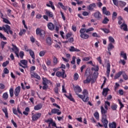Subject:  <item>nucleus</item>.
Returning a JSON list of instances; mask_svg holds the SVG:
<instances>
[{"mask_svg":"<svg viewBox=\"0 0 128 128\" xmlns=\"http://www.w3.org/2000/svg\"><path fill=\"white\" fill-rule=\"evenodd\" d=\"M46 51H44V50H42L39 53L40 56H44L46 54Z\"/></svg>","mask_w":128,"mask_h":128,"instance_id":"56","label":"nucleus"},{"mask_svg":"<svg viewBox=\"0 0 128 128\" xmlns=\"http://www.w3.org/2000/svg\"><path fill=\"white\" fill-rule=\"evenodd\" d=\"M108 22H110V19L108 18V17H105L102 22V24H107Z\"/></svg>","mask_w":128,"mask_h":128,"instance_id":"35","label":"nucleus"},{"mask_svg":"<svg viewBox=\"0 0 128 128\" xmlns=\"http://www.w3.org/2000/svg\"><path fill=\"white\" fill-rule=\"evenodd\" d=\"M52 122H53L52 119V120L48 119V120H45V122H49L48 126H50V124H52Z\"/></svg>","mask_w":128,"mask_h":128,"instance_id":"54","label":"nucleus"},{"mask_svg":"<svg viewBox=\"0 0 128 128\" xmlns=\"http://www.w3.org/2000/svg\"><path fill=\"white\" fill-rule=\"evenodd\" d=\"M47 26L50 30H54V25L52 22H50L48 24Z\"/></svg>","mask_w":128,"mask_h":128,"instance_id":"16","label":"nucleus"},{"mask_svg":"<svg viewBox=\"0 0 128 128\" xmlns=\"http://www.w3.org/2000/svg\"><path fill=\"white\" fill-rule=\"evenodd\" d=\"M122 71H120V72H118L114 76V80H118V78H120V76H122Z\"/></svg>","mask_w":128,"mask_h":128,"instance_id":"31","label":"nucleus"},{"mask_svg":"<svg viewBox=\"0 0 128 128\" xmlns=\"http://www.w3.org/2000/svg\"><path fill=\"white\" fill-rule=\"evenodd\" d=\"M36 34L39 36L40 38L44 40L46 36V31L42 29H40V28H38L36 29Z\"/></svg>","mask_w":128,"mask_h":128,"instance_id":"3","label":"nucleus"},{"mask_svg":"<svg viewBox=\"0 0 128 128\" xmlns=\"http://www.w3.org/2000/svg\"><path fill=\"white\" fill-rule=\"evenodd\" d=\"M0 38H2L4 40H6V38L1 32H0Z\"/></svg>","mask_w":128,"mask_h":128,"instance_id":"60","label":"nucleus"},{"mask_svg":"<svg viewBox=\"0 0 128 128\" xmlns=\"http://www.w3.org/2000/svg\"><path fill=\"white\" fill-rule=\"evenodd\" d=\"M58 112H60V110L57 109V108H52L51 110V112H48V114L49 116H52V114H56Z\"/></svg>","mask_w":128,"mask_h":128,"instance_id":"22","label":"nucleus"},{"mask_svg":"<svg viewBox=\"0 0 128 128\" xmlns=\"http://www.w3.org/2000/svg\"><path fill=\"white\" fill-rule=\"evenodd\" d=\"M46 14L49 18H54V13H52V12L48 10H46Z\"/></svg>","mask_w":128,"mask_h":128,"instance_id":"24","label":"nucleus"},{"mask_svg":"<svg viewBox=\"0 0 128 128\" xmlns=\"http://www.w3.org/2000/svg\"><path fill=\"white\" fill-rule=\"evenodd\" d=\"M26 52H29V54H30V56L34 60V58H35L34 52V51H32V50H26Z\"/></svg>","mask_w":128,"mask_h":128,"instance_id":"25","label":"nucleus"},{"mask_svg":"<svg viewBox=\"0 0 128 128\" xmlns=\"http://www.w3.org/2000/svg\"><path fill=\"white\" fill-rule=\"evenodd\" d=\"M98 70H100V68H98V66H96L95 68H91V70H92V71H94V72H98Z\"/></svg>","mask_w":128,"mask_h":128,"instance_id":"52","label":"nucleus"},{"mask_svg":"<svg viewBox=\"0 0 128 128\" xmlns=\"http://www.w3.org/2000/svg\"><path fill=\"white\" fill-rule=\"evenodd\" d=\"M120 56L124 60H128V56H126V53L124 52V51H122L120 54Z\"/></svg>","mask_w":128,"mask_h":128,"instance_id":"18","label":"nucleus"},{"mask_svg":"<svg viewBox=\"0 0 128 128\" xmlns=\"http://www.w3.org/2000/svg\"><path fill=\"white\" fill-rule=\"evenodd\" d=\"M3 72L6 74H8V72H10V71L8 70V68H4L3 70Z\"/></svg>","mask_w":128,"mask_h":128,"instance_id":"62","label":"nucleus"},{"mask_svg":"<svg viewBox=\"0 0 128 128\" xmlns=\"http://www.w3.org/2000/svg\"><path fill=\"white\" fill-rule=\"evenodd\" d=\"M110 128H116V123L114 122L109 124Z\"/></svg>","mask_w":128,"mask_h":128,"instance_id":"33","label":"nucleus"},{"mask_svg":"<svg viewBox=\"0 0 128 128\" xmlns=\"http://www.w3.org/2000/svg\"><path fill=\"white\" fill-rule=\"evenodd\" d=\"M12 112L14 114H16V116H18V110H16V109H13Z\"/></svg>","mask_w":128,"mask_h":128,"instance_id":"64","label":"nucleus"},{"mask_svg":"<svg viewBox=\"0 0 128 128\" xmlns=\"http://www.w3.org/2000/svg\"><path fill=\"white\" fill-rule=\"evenodd\" d=\"M74 90L75 94H76V96H78V97H79L80 98H83L84 97L82 96V95L78 94L82 91L80 86L77 85L74 88Z\"/></svg>","mask_w":128,"mask_h":128,"instance_id":"5","label":"nucleus"},{"mask_svg":"<svg viewBox=\"0 0 128 128\" xmlns=\"http://www.w3.org/2000/svg\"><path fill=\"white\" fill-rule=\"evenodd\" d=\"M94 17L95 18L100 20L102 18V14L98 11H97L94 13Z\"/></svg>","mask_w":128,"mask_h":128,"instance_id":"11","label":"nucleus"},{"mask_svg":"<svg viewBox=\"0 0 128 128\" xmlns=\"http://www.w3.org/2000/svg\"><path fill=\"white\" fill-rule=\"evenodd\" d=\"M102 12L103 14H106V16H110V12L106 10V8L104 6L102 8Z\"/></svg>","mask_w":128,"mask_h":128,"instance_id":"14","label":"nucleus"},{"mask_svg":"<svg viewBox=\"0 0 128 128\" xmlns=\"http://www.w3.org/2000/svg\"><path fill=\"white\" fill-rule=\"evenodd\" d=\"M70 52H80V50H78L76 48H75L74 46H70V48L69 49Z\"/></svg>","mask_w":128,"mask_h":128,"instance_id":"26","label":"nucleus"},{"mask_svg":"<svg viewBox=\"0 0 128 128\" xmlns=\"http://www.w3.org/2000/svg\"><path fill=\"white\" fill-rule=\"evenodd\" d=\"M20 86H17L14 91V94L15 96L18 97L20 96Z\"/></svg>","mask_w":128,"mask_h":128,"instance_id":"10","label":"nucleus"},{"mask_svg":"<svg viewBox=\"0 0 128 128\" xmlns=\"http://www.w3.org/2000/svg\"><path fill=\"white\" fill-rule=\"evenodd\" d=\"M58 6H60L62 10H68V7L64 6V4H62V3L59 2H58Z\"/></svg>","mask_w":128,"mask_h":128,"instance_id":"34","label":"nucleus"},{"mask_svg":"<svg viewBox=\"0 0 128 128\" xmlns=\"http://www.w3.org/2000/svg\"><path fill=\"white\" fill-rule=\"evenodd\" d=\"M19 56L20 58L22 59L24 58V52L23 51H20Z\"/></svg>","mask_w":128,"mask_h":128,"instance_id":"51","label":"nucleus"},{"mask_svg":"<svg viewBox=\"0 0 128 128\" xmlns=\"http://www.w3.org/2000/svg\"><path fill=\"white\" fill-rule=\"evenodd\" d=\"M2 98L5 100L8 98V92H6L3 94H2Z\"/></svg>","mask_w":128,"mask_h":128,"instance_id":"36","label":"nucleus"},{"mask_svg":"<svg viewBox=\"0 0 128 128\" xmlns=\"http://www.w3.org/2000/svg\"><path fill=\"white\" fill-rule=\"evenodd\" d=\"M62 72L58 71L56 72V76H58V78L62 77V78H66V71L64 70H62ZM64 74H66L64 76Z\"/></svg>","mask_w":128,"mask_h":128,"instance_id":"7","label":"nucleus"},{"mask_svg":"<svg viewBox=\"0 0 128 128\" xmlns=\"http://www.w3.org/2000/svg\"><path fill=\"white\" fill-rule=\"evenodd\" d=\"M9 92L10 98H12L14 96V88H10L9 90Z\"/></svg>","mask_w":128,"mask_h":128,"instance_id":"40","label":"nucleus"},{"mask_svg":"<svg viewBox=\"0 0 128 128\" xmlns=\"http://www.w3.org/2000/svg\"><path fill=\"white\" fill-rule=\"evenodd\" d=\"M112 48H114V46L112 43H110L108 46V52H110L112 50Z\"/></svg>","mask_w":128,"mask_h":128,"instance_id":"30","label":"nucleus"},{"mask_svg":"<svg viewBox=\"0 0 128 128\" xmlns=\"http://www.w3.org/2000/svg\"><path fill=\"white\" fill-rule=\"evenodd\" d=\"M96 4L92 3L89 4V6H87V9L88 10L92 11V10H94V8H96Z\"/></svg>","mask_w":128,"mask_h":128,"instance_id":"12","label":"nucleus"},{"mask_svg":"<svg viewBox=\"0 0 128 128\" xmlns=\"http://www.w3.org/2000/svg\"><path fill=\"white\" fill-rule=\"evenodd\" d=\"M120 28L121 30H123L124 32H128V25L126 23H122Z\"/></svg>","mask_w":128,"mask_h":128,"instance_id":"21","label":"nucleus"},{"mask_svg":"<svg viewBox=\"0 0 128 128\" xmlns=\"http://www.w3.org/2000/svg\"><path fill=\"white\" fill-rule=\"evenodd\" d=\"M46 42L48 46H52V38L50 37H48L46 39Z\"/></svg>","mask_w":128,"mask_h":128,"instance_id":"28","label":"nucleus"},{"mask_svg":"<svg viewBox=\"0 0 128 128\" xmlns=\"http://www.w3.org/2000/svg\"><path fill=\"white\" fill-rule=\"evenodd\" d=\"M6 44H8L7 42H4V41H2L0 43V46H2V50H4V46H6Z\"/></svg>","mask_w":128,"mask_h":128,"instance_id":"49","label":"nucleus"},{"mask_svg":"<svg viewBox=\"0 0 128 128\" xmlns=\"http://www.w3.org/2000/svg\"><path fill=\"white\" fill-rule=\"evenodd\" d=\"M101 30H102L104 32V34H110V29L108 28H100Z\"/></svg>","mask_w":128,"mask_h":128,"instance_id":"38","label":"nucleus"},{"mask_svg":"<svg viewBox=\"0 0 128 128\" xmlns=\"http://www.w3.org/2000/svg\"><path fill=\"white\" fill-rule=\"evenodd\" d=\"M30 76L31 78H37V80H40V76L38 74L36 73V72H32Z\"/></svg>","mask_w":128,"mask_h":128,"instance_id":"17","label":"nucleus"},{"mask_svg":"<svg viewBox=\"0 0 128 128\" xmlns=\"http://www.w3.org/2000/svg\"><path fill=\"white\" fill-rule=\"evenodd\" d=\"M42 84H44V86L42 87V90H46V88H48V84H52V82H50V80H48L46 78H43Z\"/></svg>","mask_w":128,"mask_h":128,"instance_id":"6","label":"nucleus"},{"mask_svg":"<svg viewBox=\"0 0 128 128\" xmlns=\"http://www.w3.org/2000/svg\"><path fill=\"white\" fill-rule=\"evenodd\" d=\"M46 6L48 8H51L53 10H56V8H54V2H52L50 0L49 4H46Z\"/></svg>","mask_w":128,"mask_h":128,"instance_id":"15","label":"nucleus"},{"mask_svg":"<svg viewBox=\"0 0 128 128\" xmlns=\"http://www.w3.org/2000/svg\"><path fill=\"white\" fill-rule=\"evenodd\" d=\"M3 22H4V24H10V20L6 18H4Z\"/></svg>","mask_w":128,"mask_h":128,"instance_id":"53","label":"nucleus"},{"mask_svg":"<svg viewBox=\"0 0 128 128\" xmlns=\"http://www.w3.org/2000/svg\"><path fill=\"white\" fill-rule=\"evenodd\" d=\"M42 108V104H38L34 106V110H40Z\"/></svg>","mask_w":128,"mask_h":128,"instance_id":"23","label":"nucleus"},{"mask_svg":"<svg viewBox=\"0 0 128 128\" xmlns=\"http://www.w3.org/2000/svg\"><path fill=\"white\" fill-rule=\"evenodd\" d=\"M53 62L54 64H58V58L54 56L53 58Z\"/></svg>","mask_w":128,"mask_h":128,"instance_id":"55","label":"nucleus"},{"mask_svg":"<svg viewBox=\"0 0 128 128\" xmlns=\"http://www.w3.org/2000/svg\"><path fill=\"white\" fill-rule=\"evenodd\" d=\"M93 30H94V28H89L86 29V32H92Z\"/></svg>","mask_w":128,"mask_h":128,"instance_id":"59","label":"nucleus"},{"mask_svg":"<svg viewBox=\"0 0 128 128\" xmlns=\"http://www.w3.org/2000/svg\"><path fill=\"white\" fill-rule=\"evenodd\" d=\"M40 116H42V113L38 112L34 114L32 116V120L36 122V120H38Z\"/></svg>","mask_w":128,"mask_h":128,"instance_id":"9","label":"nucleus"},{"mask_svg":"<svg viewBox=\"0 0 128 128\" xmlns=\"http://www.w3.org/2000/svg\"><path fill=\"white\" fill-rule=\"evenodd\" d=\"M118 16V14H116V12H113L112 15V20H116V18Z\"/></svg>","mask_w":128,"mask_h":128,"instance_id":"37","label":"nucleus"},{"mask_svg":"<svg viewBox=\"0 0 128 128\" xmlns=\"http://www.w3.org/2000/svg\"><path fill=\"white\" fill-rule=\"evenodd\" d=\"M94 116L96 120H99L100 119V114H98V112H96L94 113Z\"/></svg>","mask_w":128,"mask_h":128,"instance_id":"39","label":"nucleus"},{"mask_svg":"<svg viewBox=\"0 0 128 128\" xmlns=\"http://www.w3.org/2000/svg\"><path fill=\"white\" fill-rule=\"evenodd\" d=\"M12 46L13 48H12V50H13V52H16V50H18V48L16 45L12 44Z\"/></svg>","mask_w":128,"mask_h":128,"instance_id":"43","label":"nucleus"},{"mask_svg":"<svg viewBox=\"0 0 128 128\" xmlns=\"http://www.w3.org/2000/svg\"><path fill=\"white\" fill-rule=\"evenodd\" d=\"M34 70H36V66H32L30 68V74H32V72H35Z\"/></svg>","mask_w":128,"mask_h":128,"instance_id":"48","label":"nucleus"},{"mask_svg":"<svg viewBox=\"0 0 128 128\" xmlns=\"http://www.w3.org/2000/svg\"><path fill=\"white\" fill-rule=\"evenodd\" d=\"M111 108L113 110H116V108H118V105H116V104H114L111 106Z\"/></svg>","mask_w":128,"mask_h":128,"instance_id":"46","label":"nucleus"},{"mask_svg":"<svg viewBox=\"0 0 128 128\" xmlns=\"http://www.w3.org/2000/svg\"><path fill=\"white\" fill-rule=\"evenodd\" d=\"M82 94L83 98H81V100H82L84 102H88V100H90V97L88 96V90L84 89Z\"/></svg>","mask_w":128,"mask_h":128,"instance_id":"4","label":"nucleus"},{"mask_svg":"<svg viewBox=\"0 0 128 128\" xmlns=\"http://www.w3.org/2000/svg\"><path fill=\"white\" fill-rule=\"evenodd\" d=\"M110 91V89L108 88H103V91L102 92V94L105 98L108 96V93Z\"/></svg>","mask_w":128,"mask_h":128,"instance_id":"20","label":"nucleus"},{"mask_svg":"<svg viewBox=\"0 0 128 128\" xmlns=\"http://www.w3.org/2000/svg\"><path fill=\"white\" fill-rule=\"evenodd\" d=\"M8 64H10V61L6 60L5 62L2 63V66H3V68H6V66Z\"/></svg>","mask_w":128,"mask_h":128,"instance_id":"47","label":"nucleus"},{"mask_svg":"<svg viewBox=\"0 0 128 128\" xmlns=\"http://www.w3.org/2000/svg\"><path fill=\"white\" fill-rule=\"evenodd\" d=\"M122 76H123L124 80H128V75L126 74V73L122 74Z\"/></svg>","mask_w":128,"mask_h":128,"instance_id":"61","label":"nucleus"},{"mask_svg":"<svg viewBox=\"0 0 128 128\" xmlns=\"http://www.w3.org/2000/svg\"><path fill=\"white\" fill-rule=\"evenodd\" d=\"M26 30L25 29L20 30V32H19V36H22V34H26Z\"/></svg>","mask_w":128,"mask_h":128,"instance_id":"41","label":"nucleus"},{"mask_svg":"<svg viewBox=\"0 0 128 128\" xmlns=\"http://www.w3.org/2000/svg\"><path fill=\"white\" fill-rule=\"evenodd\" d=\"M71 64H76V56H74L72 58V60L71 61Z\"/></svg>","mask_w":128,"mask_h":128,"instance_id":"63","label":"nucleus"},{"mask_svg":"<svg viewBox=\"0 0 128 128\" xmlns=\"http://www.w3.org/2000/svg\"><path fill=\"white\" fill-rule=\"evenodd\" d=\"M119 64H122L123 66H124L126 64V60L120 59L119 61Z\"/></svg>","mask_w":128,"mask_h":128,"instance_id":"58","label":"nucleus"},{"mask_svg":"<svg viewBox=\"0 0 128 128\" xmlns=\"http://www.w3.org/2000/svg\"><path fill=\"white\" fill-rule=\"evenodd\" d=\"M92 80V77L88 76L86 80L84 81V84H90Z\"/></svg>","mask_w":128,"mask_h":128,"instance_id":"32","label":"nucleus"},{"mask_svg":"<svg viewBox=\"0 0 128 128\" xmlns=\"http://www.w3.org/2000/svg\"><path fill=\"white\" fill-rule=\"evenodd\" d=\"M2 110L5 114L6 118H8V108H2Z\"/></svg>","mask_w":128,"mask_h":128,"instance_id":"29","label":"nucleus"},{"mask_svg":"<svg viewBox=\"0 0 128 128\" xmlns=\"http://www.w3.org/2000/svg\"><path fill=\"white\" fill-rule=\"evenodd\" d=\"M108 106L105 105L104 108V106H100L101 114H102V120L101 122L103 124L104 127L105 128H108V121L106 118V114H108ZM105 108V109H104Z\"/></svg>","mask_w":128,"mask_h":128,"instance_id":"1","label":"nucleus"},{"mask_svg":"<svg viewBox=\"0 0 128 128\" xmlns=\"http://www.w3.org/2000/svg\"><path fill=\"white\" fill-rule=\"evenodd\" d=\"M114 6H118V0H112Z\"/></svg>","mask_w":128,"mask_h":128,"instance_id":"57","label":"nucleus"},{"mask_svg":"<svg viewBox=\"0 0 128 128\" xmlns=\"http://www.w3.org/2000/svg\"><path fill=\"white\" fill-rule=\"evenodd\" d=\"M74 78V80H78V73H75Z\"/></svg>","mask_w":128,"mask_h":128,"instance_id":"50","label":"nucleus"},{"mask_svg":"<svg viewBox=\"0 0 128 128\" xmlns=\"http://www.w3.org/2000/svg\"><path fill=\"white\" fill-rule=\"evenodd\" d=\"M80 36L81 38H84V40H88V38H90V36H88V34L84 33L83 34H80Z\"/></svg>","mask_w":128,"mask_h":128,"instance_id":"27","label":"nucleus"},{"mask_svg":"<svg viewBox=\"0 0 128 128\" xmlns=\"http://www.w3.org/2000/svg\"><path fill=\"white\" fill-rule=\"evenodd\" d=\"M71 36H72V32H70L66 34V40H68V38H71Z\"/></svg>","mask_w":128,"mask_h":128,"instance_id":"42","label":"nucleus"},{"mask_svg":"<svg viewBox=\"0 0 128 128\" xmlns=\"http://www.w3.org/2000/svg\"><path fill=\"white\" fill-rule=\"evenodd\" d=\"M0 30H4V32H6L7 34H10L12 36V30H10V26L8 24H4L2 27L0 26Z\"/></svg>","mask_w":128,"mask_h":128,"instance_id":"2","label":"nucleus"},{"mask_svg":"<svg viewBox=\"0 0 128 128\" xmlns=\"http://www.w3.org/2000/svg\"><path fill=\"white\" fill-rule=\"evenodd\" d=\"M80 34H84V32H86V29L84 28H81L80 30Z\"/></svg>","mask_w":128,"mask_h":128,"instance_id":"44","label":"nucleus"},{"mask_svg":"<svg viewBox=\"0 0 128 128\" xmlns=\"http://www.w3.org/2000/svg\"><path fill=\"white\" fill-rule=\"evenodd\" d=\"M108 40L111 42L110 44H114V39L112 36L108 37Z\"/></svg>","mask_w":128,"mask_h":128,"instance_id":"45","label":"nucleus"},{"mask_svg":"<svg viewBox=\"0 0 128 128\" xmlns=\"http://www.w3.org/2000/svg\"><path fill=\"white\" fill-rule=\"evenodd\" d=\"M110 64L108 62L106 66V76L107 78H110Z\"/></svg>","mask_w":128,"mask_h":128,"instance_id":"13","label":"nucleus"},{"mask_svg":"<svg viewBox=\"0 0 128 128\" xmlns=\"http://www.w3.org/2000/svg\"><path fill=\"white\" fill-rule=\"evenodd\" d=\"M64 96L68 98V100H70V102H74L75 100L74 98H72V94L70 93L69 96H68L66 94H64Z\"/></svg>","mask_w":128,"mask_h":128,"instance_id":"19","label":"nucleus"},{"mask_svg":"<svg viewBox=\"0 0 128 128\" xmlns=\"http://www.w3.org/2000/svg\"><path fill=\"white\" fill-rule=\"evenodd\" d=\"M20 62L18 63L20 66H21L23 68H28V60H20Z\"/></svg>","mask_w":128,"mask_h":128,"instance_id":"8","label":"nucleus"}]
</instances>
